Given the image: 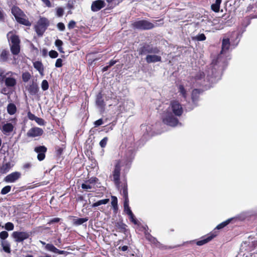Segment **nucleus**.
I'll return each mask as SVG.
<instances>
[{
	"label": "nucleus",
	"instance_id": "nucleus-1",
	"mask_svg": "<svg viewBox=\"0 0 257 257\" xmlns=\"http://www.w3.org/2000/svg\"><path fill=\"white\" fill-rule=\"evenodd\" d=\"M183 112V109L180 103L177 100H172L162 116L163 121L165 124L173 127L181 125L177 117L180 116Z\"/></svg>",
	"mask_w": 257,
	"mask_h": 257
},
{
	"label": "nucleus",
	"instance_id": "nucleus-2",
	"mask_svg": "<svg viewBox=\"0 0 257 257\" xmlns=\"http://www.w3.org/2000/svg\"><path fill=\"white\" fill-rule=\"evenodd\" d=\"M134 156L133 152L131 150H130L127 152L124 158L118 162L115 165V168L112 173V177L113 181L117 188H119L120 184L119 177L120 168L121 167L125 166L124 170H127L130 167Z\"/></svg>",
	"mask_w": 257,
	"mask_h": 257
},
{
	"label": "nucleus",
	"instance_id": "nucleus-3",
	"mask_svg": "<svg viewBox=\"0 0 257 257\" xmlns=\"http://www.w3.org/2000/svg\"><path fill=\"white\" fill-rule=\"evenodd\" d=\"M16 75V73L11 71L6 73V78L4 80L6 87H2V85H0V93L5 95H10L12 93L17 84Z\"/></svg>",
	"mask_w": 257,
	"mask_h": 257
},
{
	"label": "nucleus",
	"instance_id": "nucleus-4",
	"mask_svg": "<svg viewBox=\"0 0 257 257\" xmlns=\"http://www.w3.org/2000/svg\"><path fill=\"white\" fill-rule=\"evenodd\" d=\"M160 51L157 47H152L149 46L144 47L141 54L147 55L146 61L148 63H156L161 61V56L158 55Z\"/></svg>",
	"mask_w": 257,
	"mask_h": 257
},
{
	"label": "nucleus",
	"instance_id": "nucleus-5",
	"mask_svg": "<svg viewBox=\"0 0 257 257\" xmlns=\"http://www.w3.org/2000/svg\"><path fill=\"white\" fill-rule=\"evenodd\" d=\"M12 13L18 23L27 26H29L31 25L26 16L18 7H13L12 9Z\"/></svg>",
	"mask_w": 257,
	"mask_h": 257
},
{
	"label": "nucleus",
	"instance_id": "nucleus-6",
	"mask_svg": "<svg viewBox=\"0 0 257 257\" xmlns=\"http://www.w3.org/2000/svg\"><path fill=\"white\" fill-rule=\"evenodd\" d=\"M8 39L10 42L11 50L14 55H17L20 52V40L17 36L14 35L12 32L7 34Z\"/></svg>",
	"mask_w": 257,
	"mask_h": 257
},
{
	"label": "nucleus",
	"instance_id": "nucleus-7",
	"mask_svg": "<svg viewBox=\"0 0 257 257\" xmlns=\"http://www.w3.org/2000/svg\"><path fill=\"white\" fill-rule=\"evenodd\" d=\"M49 25L48 20L45 18H40L35 26V30L39 35H42Z\"/></svg>",
	"mask_w": 257,
	"mask_h": 257
},
{
	"label": "nucleus",
	"instance_id": "nucleus-8",
	"mask_svg": "<svg viewBox=\"0 0 257 257\" xmlns=\"http://www.w3.org/2000/svg\"><path fill=\"white\" fill-rule=\"evenodd\" d=\"M204 77V73L199 72L194 78H192L190 79V86H191V87L197 85H203L206 86L207 84L205 83V80H202Z\"/></svg>",
	"mask_w": 257,
	"mask_h": 257
},
{
	"label": "nucleus",
	"instance_id": "nucleus-9",
	"mask_svg": "<svg viewBox=\"0 0 257 257\" xmlns=\"http://www.w3.org/2000/svg\"><path fill=\"white\" fill-rule=\"evenodd\" d=\"M133 26L135 28L141 30H148L154 28L153 24L146 20H140L134 22Z\"/></svg>",
	"mask_w": 257,
	"mask_h": 257
},
{
	"label": "nucleus",
	"instance_id": "nucleus-10",
	"mask_svg": "<svg viewBox=\"0 0 257 257\" xmlns=\"http://www.w3.org/2000/svg\"><path fill=\"white\" fill-rule=\"evenodd\" d=\"M12 236L16 242H22L23 240L28 238L30 234L27 232L14 231L12 234Z\"/></svg>",
	"mask_w": 257,
	"mask_h": 257
},
{
	"label": "nucleus",
	"instance_id": "nucleus-11",
	"mask_svg": "<svg viewBox=\"0 0 257 257\" xmlns=\"http://www.w3.org/2000/svg\"><path fill=\"white\" fill-rule=\"evenodd\" d=\"M21 176V173L19 172H14L8 175L5 178V181L7 183H14L17 181L20 178Z\"/></svg>",
	"mask_w": 257,
	"mask_h": 257
},
{
	"label": "nucleus",
	"instance_id": "nucleus-12",
	"mask_svg": "<svg viewBox=\"0 0 257 257\" xmlns=\"http://www.w3.org/2000/svg\"><path fill=\"white\" fill-rule=\"evenodd\" d=\"M43 130L38 127H34L30 129L27 133V135L29 137H36L41 136L43 134Z\"/></svg>",
	"mask_w": 257,
	"mask_h": 257
},
{
	"label": "nucleus",
	"instance_id": "nucleus-13",
	"mask_svg": "<svg viewBox=\"0 0 257 257\" xmlns=\"http://www.w3.org/2000/svg\"><path fill=\"white\" fill-rule=\"evenodd\" d=\"M217 231L213 230L208 234L204 238L198 241L196 243L197 245L201 246L207 243L215 237L217 235Z\"/></svg>",
	"mask_w": 257,
	"mask_h": 257
},
{
	"label": "nucleus",
	"instance_id": "nucleus-14",
	"mask_svg": "<svg viewBox=\"0 0 257 257\" xmlns=\"http://www.w3.org/2000/svg\"><path fill=\"white\" fill-rule=\"evenodd\" d=\"M35 151L38 154L37 159L40 161L43 160L45 158V153L47 148L45 146H39L35 148Z\"/></svg>",
	"mask_w": 257,
	"mask_h": 257
},
{
	"label": "nucleus",
	"instance_id": "nucleus-15",
	"mask_svg": "<svg viewBox=\"0 0 257 257\" xmlns=\"http://www.w3.org/2000/svg\"><path fill=\"white\" fill-rule=\"evenodd\" d=\"M105 3L102 0H97L92 2L91 10L93 12H97L105 7Z\"/></svg>",
	"mask_w": 257,
	"mask_h": 257
},
{
	"label": "nucleus",
	"instance_id": "nucleus-16",
	"mask_svg": "<svg viewBox=\"0 0 257 257\" xmlns=\"http://www.w3.org/2000/svg\"><path fill=\"white\" fill-rule=\"evenodd\" d=\"M13 161L2 162L1 172L2 173H6L14 166Z\"/></svg>",
	"mask_w": 257,
	"mask_h": 257
},
{
	"label": "nucleus",
	"instance_id": "nucleus-17",
	"mask_svg": "<svg viewBox=\"0 0 257 257\" xmlns=\"http://www.w3.org/2000/svg\"><path fill=\"white\" fill-rule=\"evenodd\" d=\"M2 126L0 123V129L5 135H8L13 131L14 126L11 123H3L2 122Z\"/></svg>",
	"mask_w": 257,
	"mask_h": 257
},
{
	"label": "nucleus",
	"instance_id": "nucleus-18",
	"mask_svg": "<svg viewBox=\"0 0 257 257\" xmlns=\"http://www.w3.org/2000/svg\"><path fill=\"white\" fill-rule=\"evenodd\" d=\"M96 105L101 110H103L105 104L102 98V94L101 93H98L97 95L96 98Z\"/></svg>",
	"mask_w": 257,
	"mask_h": 257
},
{
	"label": "nucleus",
	"instance_id": "nucleus-19",
	"mask_svg": "<svg viewBox=\"0 0 257 257\" xmlns=\"http://www.w3.org/2000/svg\"><path fill=\"white\" fill-rule=\"evenodd\" d=\"M96 181V178H92L89 180L86 181L85 183H83L81 185V187L82 189L87 191L89 189H91L93 188V186L92 185V183L95 182Z\"/></svg>",
	"mask_w": 257,
	"mask_h": 257
},
{
	"label": "nucleus",
	"instance_id": "nucleus-20",
	"mask_svg": "<svg viewBox=\"0 0 257 257\" xmlns=\"http://www.w3.org/2000/svg\"><path fill=\"white\" fill-rule=\"evenodd\" d=\"M34 68L39 71L41 76L44 75V67L41 62L36 61L33 63Z\"/></svg>",
	"mask_w": 257,
	"mask_h": 257
},
{
	"label": "nucleus",
	"instance_id": "nucleus-21",
	"mask_svg": "<svg viewBox=\"0 0 257 257\" xmlns=\"http://www.w3.org/2000/svg\"><path fill=\"white\" fill-rule=\"evenodd\" d=\"M230 47L229 40L228 38L223 39L222 43V50L221 52V54H223L224 52L228 50Z\"/></svg>",
	"mask_w": 257,
	"mask_h": 257
},
{
	"label": "nucleus",
	"instance_id": "nucleus-22",
	"mask_svg": "<svg viewBox=\"0 0 257 257\" xmlns=\"http://www.w3.org/2000/svg\"><path fill=\"white\" fill-rule=\"evenodd\" d=\"M9 51L5 49L0 50V61L5 62L8 60Z\"/></svg>",
	"mask_w": 257,
	"mask_h": 257
},
{
	"label": "nucleus",
	"instance_id": "nucleus-23",
	"mask_svg": "<svg viewBox=\"0 0 257 257\" xmlns=\"http://www.w3.org/2000/svg\"><path fill=\"white\" fill-rule=\"evenodd\" d=\"M144 229L145 230V234L146 238L150 241L153 243H156V239L155 238L153 237L149 233L147 232V229H148L147 226H144Z\"/></svg>",
	"mask_w": 257,
	"mask_h": 257
},
{
	"label": "nucleus",
	"instance_id": "nucleus-24",
	"mask_svg": "<svg viewBox=\"0 0 257 257\" xmlns=\"http://www.w3.org/2000/svg\"><path fill=\"white\" fill-rule=\"evenodd\" d=\"M200 92V90L197 89H194L192 91V99L194 104H195L196 101L198 100Z\"/></svg>",
	"mask_w": 257,
	"mask_h": 257
},
{
	"label": "nucleus",
	"instance_id": "nucleus-25",
	"mask_svg": "<svg viewBox=\"0 0 257 257\" xmlns=\"http://www.w3.org/2000/svg\"><path fill=\"white\" fill-rule=\"evenodd\" d=\"M7 111L10 114L13 115L16 113L17 107L14 104L10 103L7 106Z\"/></svg>",
	"mask_w": 257,
	"mask_h": 257
},
{
	"label": "nucleus",
	"instance_id": "nucleus-26",
	"mask_svg": "<svg viewBox=\"0 0 257 257\" xmlns=\"http://www.w3.org/2000/svg\"><path fill=\"white\" fill-rule=\"evenodd\" d=\"M222 0H216L215 3L211 5V9L215 12L219 11L220 5Z\"/></svg>",
	"mask_w": 257,
	"mask_h": 257
},
{
	"label": "nucleus",
	"instance_id": "nucleus-27",
	"mask_svg": "<svg viewBox=\"0 0 257 257\" xmlns=\"http://www.w3.org/2000/svg\"><path fill=\"white\" fill-rule=\"evenodd\" d=\"M28 90L31 94L35 95L38 92L39 88L37 85L33 84L30 86Z\"/></svg>",
	"mask_w": 257,
	"mask_h": 257
},
{
	"label": "nucleus",
	"instance_id": "nucleus-28",
	"mask_svg": "<svg viewBox=\"0 0 257 257\" xmlns=\"http://www.w3.org/2000/svg\"><path fill=\"white\" fill-rule=\"evenodd\" d=\"M118 189H120V193L122 194L124 198H128L127 189L126 185L124 184L121 188H120L119 186V188Z\"/></svg>",
	"mask_w": 257,
	"mask_h": 257
},
{
	"label": "nucleus",
	"instance_id": "nucleus-29",
	"mask_svg": "<svg viewBox=\"0 0 257 257\" xmlns=\"http://www.w3.org/2000/svg\"><path fill=\"white\" fill-rule=\"evenodd\" d=\"M232 219V218H230V219H228L226 220V221L220 223L216 227V228H215V229L214 230L216 231V229H220L223 228V227L226 226L227 225H228L230 222V221Z\"/></svg>",
	"mask_w": 257,
	"mask_h": 257
},
{
	"label": "nucleus",
	"instance_id": "nucleus-30",
	"mask_svg": "<svg viewBox=\"0 0 257 257\" xmlns=\"http://www.w3.org/2000/svg\"><path fill=\"white\" fill-rule=\"evenodd\" d=\"M109 199H104L102 200H100L98 201L97 202L93 203L92 205V207H95L98 206H100L102 204H106L109 202Z\"/></svg>",
	"mask_w": 257,
	"mask_h": 257
},
{
	"label": "nucleus",
	"instance_id": "nucleus-31",
	"mask_svg": "<svg viewBox=\"0 0 257 257\" xmlns=\"http://www.w3.org/2000/svg\"><path fill=\"white\" fill-rule=\"evenodd\" d=\"M88 220L87 218H80L74 220V224L76 225H80Z\"/></svg>",
	"mask_w": 257,
	"mask_h": 257
},
{
	"label": "nucleus",
	"instance_id": "nucleus-32",
	"mask_svg": "<svg viewBox=\"0 0 257 257\" xmlns=\"http://www.w3.org/2000/svg\"><path fill=\"white\" fill-rule=\"evenodd\" d=\"M206 39V37L204 34H199L193 37L192 40L194 41H202Z\"/></svg>",
	"mask_w": 257,
	"mask_h": 257
},
{
	"label": "nucleus",
	"instance_id": "nucleus-33",
	"mask_svg": "<svg viewBox=\"0 0 257 257\" xmlns=\"http://www.w3.org/2000/svg\"><path fill=\"white\" fill-rule=\"evenodd\" d=\"M45 249L48 251H50L51 252H53L54 253H56L57 252V248L54 246L52 244L48 243L46 244Z\"/></svg>",
	"mask_w": 257,
	"mask_h": 257
},
{
	"label": "nucleus",
	"instance_id": "nucleus-34",
	"mask_svg": "<svg viewBox=\"0 0 257 257\" xmlns=\"http://www.w3.org/2000/svg\"><path fill=\"white\" fill-rule=\"evenodd\" d=\"M178 92L182 95L184 98L186 97V90L185 89L183 85H179L178 86Z\"/></svg>",
	"mask_w": 257,
	"mask_h": 257
},
{
	"label": "nucleus",
	"instance_id": "nucleus-35",
	"mask_svg": "<svg viewBox=\"0 0 257 257\" xmlns=\"http://www.w3.org/2000/svg\"><path fill=\"white\" fill-rule=\"evenodd\" d=\"M2 245L3 246L4 250L5 252H8V253L10 252L11 250H10V245L7 242L4 241H2Z\"/></svg>",
	"mask_w": 257,
	"mask_h": 257
},
{
	"label": "nucleus",
	"instance_id": "nucleus-36",
	"mask_svg": "<svg viewBox=\"0 0 257 257\" xmlns=\"http://www.w3.org/2000/svg\"><path fill=\"white\" fill-rule=\"evenodd\" d=\"M111 205L114 210H116L117 209V199L116 197L114 196H111Z\"/></svg>",
	"mask_w": 257,
	"mask_h": 257
},
{
	"label": "nucleus",
	"instance_id": "nucleus-37",
	"mask_svg": "<svg viewBox=\"0 0 257 257\" xmlns=\"http://www.w3.org/2000/svg\"><path fill=\"white\" fill-rule=\"evenodd\" d=\"M31 74L29 72H25L22 74V79L24 82H28L31 78Z\"/></svg>",
	"mask_w": 257,
	"mask_h": 257
},
{
	"label": "nucleus",
	"instance_id": "nucleus-38",
	"mask_svg": "<svg viewBox=\"0 0 257 257\" xmlns=\"http://www.w3.org/2000/svg\"><path fill=\"white\" fill-rule=\"evenodd\" d=\"M11 189V187L10 186H6L4 187L1 190V194L3 195H5L8 193Z\"/></svg>",
	"mask_w": 257,
	"mask_h": 257
},
{
	"label": "nucleus",
	"instance_id": "nucleus-39",
	"mask_svg": "<svg viewBox=\"0 0 257 257\" xmlns=\"http://www.w3.org/2000/svg\"><path fill=\"white\" fill-rule=\"evenodd\" d=\"M5 228L7 230H13L14 228V225L12 222H8L5 224Z\"/></svg>",
	"mask_w": 257,
	"mask_h": 257
},
{
	"label": "nucleus",
	"instance_id": "nucleus-40",
	"mask_svg": "<svg viewBox=\"0 0 257 257\" xmlns=\"http://www.w3.org/2000/svg\"><path fill=\"white\" fill-rule=\"evenodd\" d=\"M42 89L43 90H46L49 88V84L48 82L46 80H43L41 84Z\"/></svg>",
	"mask_w": 257,
	"mask_h": 257
},
{
	"label": "nucleus",
	"instance_id": "nucleus-41",
	"mask_svg": "<svg viewBox=\"0 0 257 257\" xmlns=\"http://www.w3.org/2000/svg\"><path fill=\"white\" fill-rule=\"evenodd\" d=\"M64 9L62 8H58L56 9V15L57 17H61L63 15Z\"/></svg>",
	"mask_w": 257,
	"mask_h": 257
},
{
	"label": "nucleus",
	"instance_id": "nucleus-42",
	"mask_svg": "<svg viewBox=\"0 0 257 257\" xmlns=\"http://www.w3.org/2000/svg\"><path fill=\"white\" fill-rule=\"evenodd\" d=\"M108 139L106 137L104 138L99 143V145L102 148L106 146Z\"/></svg>",
	"mask_w": 257,
	"mask_h": 257
},
{
	"label": "nucleus",
	"instance_id": "nucleus-43",
	"mask_svg": "<svg viewBox=\"0 0 257 257\" xmlns=\"http://www.w3.org/2000/svg\"><path fill=\"white\" fill-rule=\"evenodd\" d=\"M49 56L52 58H55L58 57V53L54 50H51L49 52Z\"/></svg>",
	"mask_w": 257,
	"mask_h": 257
},
{
	"label": "nucleus",
	"instance_id": "nucleus-44",
	"mask_svg": "<svg viewBox=\"0 0 257 257\" xmlns=\"http://www.w3.org/2000/svg\"><path fill=\"white\" fill-rule=\"evenodd\" d=\"M128 216H129L130 219L133 223H134L135 224H138V220L135 218V216H134L133 213H132L131 215H129Z\"/></svg>",
	"mask_w": 257,
	"mask_h": 257
},
{
	"label": "nucleus",
	"instance_id": "nucleus-45",
	"mask_svg": "<svg viewBox=\"0 0 257 257\" xmlns=\"http://www.w3.org/2000/svg\"><path fill=\"white\" fill-rule=\"evenodd\" d=\"M8 235V233L6 231H3L0 233V237L2 239L7 238Z\"/></svg>",
	"mask_w": 257,
	"mask_h": 257
},
{
	"label": "nucleus",
	"instance_id": "nucleus-46",
	"mask_svg": "<svg viewBox=\"0 0 257 257\" xmlns=\"http://www.w3.org/2000/svg\"><path fill=\"white\" fill-rule=\"evenodd\" d=\"M35 121L40 125H44L45 124V121L41 118L37 117Z\"/></svg>",
	"mask_w": 257,
	"mask_h": 257
},
{
	"label": "nucleus",
	"instance_id": "nucleus-47",
	"mask_svg": "<svg viewBox=\"0 0 257 257\" xmlns=\"http://www.w3.org/2000/svg\"><path fill=\"white\" fill-rule=\"evenodd\" d=\"M6 78V74L2 69L0 68V81H4Z\"/></svg>",
	"mask_w": 257,
	"mask_h": 257
},
{
	"label": "nucleus",
	"instance_id": "nucleus-48",
	"mask_svg": "<svg viewBox=\"0 0 257 257\" xmlns=\"http://www.w3.org/2000/svg\"><path fill=\"white\" fill-rule=\"evenodd\" d=\"M57 26L58 29L61 31H64L65 29V25L63 23H58Z\"/></svg>",
	"mask_w": 257,
	"mask_h": 257
},
{
	"label": "nucleus",
	"instance_id": "nucleus-49",
	"mask_svg": "<svg viewBox=\"0 0 257 257\" xmlns=\"http://www.w3.org/2000/svg\"><path fill=\"white\" fill-rule=\"evenodd\" d=\"M62 60L60 58L58 59L55 63V67L59 68L62 66Z\"/></svg>",
	"mask_w": 257,
	"mask_h": 257
},
{
	"label": "nucleus",
	"instance_id": "nucleus-50",
	"mask_svg": "<svg viewBox=\"0 0 257 257\" xmlns=\"http://www.w3.org/2000/svg\"><path fill=\"white\" fill-rule=\"evenodd\" d=\"M75 25L76 23L75 21L73 20L70 21L68 25V28L69 29H72L75 27Z\"/></svg>",
	"mask_w": 257,
	"mask_h": 257
},
{
	"label": "nucleus",
	"instance_id": "nucleus-51",
	"mask_svg": "<svg viewBox=\"0 0 257 257\" xmlns=\"http://www.w3.org/2000/svg\"><path fill=\"white\" fill-rule=\"evenodd\" d=\"M28 118L32 120H35L37 116H35L34 114L32 113L31 112H29L28 113Z\"/></svg>",
	"mask_w": 257,
	"mask_h": 257
},
{
	"label": "nucleus",
	"instance_id": "nucleus-52",
	"mask_svg": "<svg viewBox=\"0 0 257 257\" xmlns=\"http://www.w3.org/2000/svg\"><path fill=\"white\" fill-rule=\"evenodd\" d=\"M60 219L59 218H54L51 219L48 222V224H51L54 223L58 222L60 221Z\"/></svg>",
	"mask_w": 257,
	"mask_h": 257
},
{
	"label": "nucleus",
	"instance_id": "nucleus-53",
	"mask_svg": "<svg viewBox=\"0 0 257 257\" xmlns=\"http://www.w3.org/2000/svg\"><path fill=\"white\" fill-rule=\"evenodd\" d=\"M103 124V120L100 118L94 122L95 126H98Z\"/></svg>",
	"mask_w": 257,
	"mask_h": 257
},
{
	"label": "nucleus",
	"instance_id": "nucleus-54",
	"mask_svg": "<svg viewBox=\"0 0 257 257\" xmlns=\"http://www.w3.org/2000/svg\"><path fill=\"white\" fill-rule=\"evenodd\" d=\"M124 211L128 215H131L133 213L130 207L124 208Z\"/></svg>",
	"mask_w": 257,
	"mask_h": 257
},
{
	"label": "nucleus",
	"instance_id": "nucleus-55",
	"mask_svg": "<svg viewBox=\"0 0 257 257\" xmlns=\"http://www.w3.org/2000/svg\"><path fill=\"white\" fill-rule=\"evenodd\" d=\"M129 200L128 198H124L123 207L124 208H127L129 207Z\"/></svg>",
	"mask_w": 257,
	"mask_h": 257
},
{
	"label": "nucleus",
	"instance_id": "nucleus-56",
	"mask_svg": "<svg viewBox=\"0 0 257 257\" xmlns=\"http://www.w3.org/2000/svg\"><path fill=\"white\" fill-rule=\"evenodd\" d=\"M55 43V45L57 47L62 46L63 45V42L59 39L56 40Z\"/></svg>",
	"mask_w": 257,
	"mask_h": 257
},
{
	"label": "nucleus",
	"instance_id": "nucleus-57",
	"mask_svg": "<svg viewBox=\"0 0 257 257\" xmlns=\"http://www.w3.org/2000/svg\"><path fill=\"white\" fill-rule=\"evenodd\" d=\"M43 3L48 7H51V4L49 0H42Z\"/></svg>",
	"mask_w": 257,
	"mask_h": 257
},
{
	"label": "nucleus",
	"instance_id": "nucleus-58",
	"mask_svg": "<svg viewBox=\"0 0 257 257\" xmlns=\"http://www.w3.org/2000/svg\"><path fill=\"white\" fill-rule=\"evenodd\" d=\"M128 249V246H126V245H124L123 246H119L118 247V249L119 250H121V251H125L127 250Z\"/></svg>",
	"mask_w": 257,
	"mask_h": 257
},
{
	"label": "nucleus",
	"instance_id": "nucleus-59",
	"mask_svg": "<svg viewBox=\"0 0 257 257\" xmlns=\"http://www.w3.org/2000/svg\"><path fill=\"white\" fill-rule=\"evenodd\" d=\"M220 56H219L217 58V60L215 61V64H214V67L217 66L218 65L220 64ZM212 63L214 64V62L213 61Z\"/></svg>",
	"mask_w": 257,
	"mask_h": 257
},
{
	"label": "nucleus",
	"instance_id": "nucleus-60",
	"mask_svg": "<svg viewBox=\"0 0 257 257\" xmlns=\"http://www.w3.org/2000/svg\"><path fill=\"white\" fill-rule=\"evenodd\" d=\"M31 164L30 163H26L23 166V168L25 169H29L31 168Z\"/></svg>",
	"mask_w": 257,
	"mask_h": 257
},
{
	"label": "nucleus",
	"instance_id": "nucleus-61",
	"mask_svg": "<svg viewBox=\"0 0 257 257\" xmlns=\"http://www.w3.org/2000/svg\"><path fill=\"white\" fill-rule=\"evenodd\" d=\"M57 252H56L55 253H58L59 254H64L66 253V251L64 250H60L58 249H57Z\"/></svg>",
	"mask_w": 257,
	"mask_h": 257
},
{
	"label": "nucleus",
	"instance_id": "nucleus-62",
	"mask_svg": "<svg viewBox=\"0 0 257 257\" xmlns=\"http://www.w3.org/2000/svg\"><path fill=\"white\" fill-rule=\"evenodd\" d=\"M213 76L212 77H209L208 76H207V79L208 81H211L212 82H215V80H214L213 77H216L215 75L213 74Z\"/></svg>",
	"mask_w": 257,
	"mask_h": 257
},
{
	"label": "nucleus",
	"instance_id": "nucleus-63",
	"mask_svg": "<svg viewBox=\"0 0 257 257\" xmlns=\"http://www.w3.org/2000/svg\"><path fill=\"white\" fill-rule=\"evenodd\" d=\"M115 63V61L111 60L109 63V66L110 67V66L113 65Z\"/></svg>",
	"mask_w": 257,
	"mask_h": 257
},
{
	"label": "nucleus",
	"instance_id": "nucleus-64",
	"mask_svg": "<svg viewBox=\"0 0 257 257\" xmlns=\"http://www.w3.org/2000/svg\"><path fill=\"white\" fill-rule=\"evenodd\" d=\"M110 66H105L103 68H102V71L103 72H104V71H106L107 70L108 68Z\"/></svg>",
	"mask_w": 257,
	"mask_h": 257
}]
</instances>
